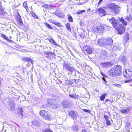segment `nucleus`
I'll return each mask as SVG.
<instances>
[{
    "instance_id": "nucleus-45",
    "label": "nucleus",
    "mask_w": 132,
    "mask_h": 132,
    "mask_svg": "<svg viewBox=\"0 0 132 132\" xmlns=\"http://www.w3.org/2000/svg\"><path fill=\"white\" fill-rule=\"evenodd\" d=\"M106 124L108 125H110L111 124V123L110 122L109 120H106Z\"/></svg>"
},
{
    "instance_id": "nucleus-61",
    "label": "nucleus",
    "mask_w": 132,
    "mask_h": 132,
    "mask_svg": "<svg viewBox=\"0 0 132 132\" xmlns=\"http://www.w3.org/2000/svg\"><path fill=\"white\" fill-rule=\"evenodd\" d=\"M120 1H125L126 0H120Z\"/></svg>"
},
{
    "instance_id": "nucleus-51",
    "label": "nucleus",
    "mask_w": 132,
    "mask_h": 132,
    "mask_svg": "<svg viewBox=\"0 0 132 132\" xmlns=\"http://www.w3.org/2000/svg\"><path fill=\"white\" fill-rule=\"evenodd\" d=\"M101 75L103 76L104 77H107V76H106L105 75H104L103 73L102 72H101Z\"/></svg>"
},
{
    "instance_id": "nucleus-25",
    "label": "nucleus",
    "mask_w": 132,
    "mask_h": 132,
    "mask_svg": "<svg viewBox=\"0 0 132 132\" xmlns=\"http://www.w3.org/2000/svg\"><path fill=\"white\" fill-rule=\"evenodd\" d=\"M70 23H67L65 24V27L67 30L69 31H71V29L70 27Z\"/></svg>"
},
{
    "instance_id": "nucleus-63",
    "label": "nucleus",
    "mask_w": 132,
    "mask_h": 132,
    "mask_svg": "<svg viewBox=\"0 0 132 132\" xmlns=\"http://www.w3.org/2000/svg\"><path fill=\"white\" fill-rule=\"evenodd\" d=\"M12 38V37H10V38Z\"/></svg>"
},
{
    "instance_id": "nucleus-40",
    "label": "nucleus",
    "mask_w": 132,
    "mask_h": 132,
    "mask_svg": "<svg viewBox=\"0 0 132 132\" xmlns=\"http://www.w3.org/2000/svg\"><path fill=\"white\" fill-rule=\"evenodd\" d=\"M19 25L20 26H22L23 25V23L22 21V20L20 21H19L18 22Z\"/></svg>"
},
{
    "instance_id": "nucleus-52",
    "label": "nucleus",
    "mask_w": 132,
    "mask_h": 132,
    "mask_svg": "<svg viewBox=\"0 0 132 132\" xmlns=\"http://www.w3.org/2000/svg\"><path fill=\"white\" fill-rule=\"evenodd\" d=\"M129 128V127H127L126 126H125V129L126 130H128Z\"/></svg>"
},
{
    "instance_id": "nucleus-19",
    "label": "nucleus",
    "mask_w": 132,
    "mask_h": 132,
    "mask_svg": "<svg viewBox=\"0 0 132 132\" xmlns=\"http://www.w3.org/2000/svg\"><path fill=\"white\" fill-rule=\"evenodd\" d=\"M102 65L103 67L108 68L111 66V63L109 62L102 63Z\"/></svg>"
},
{
    "instance_id": "nucleus-48",
    "label": "nucleus",
    "mask_w": 132,
    "mask_h": 132,
    "mask_svg": "<svg viewBox=\"0 0 132 132\" xmlns=\"http://www.w3.org/2000/svg\"><path fill=\"white\" fill-rule=\"evenodd\" d=\"M130 123L129 122H127L126 125L125 126L129 127V126L130 125Z\"/></svg>"
},
{
    "instance_id": "nucleus-49",
    "label": "nucleus",
    "mask_w": 132,
    "mask_h": 132,
    "mask_svg": "<svg viewBox=\"0 0 132 132\" xmlns=\"http://www.w3.org/2000/svg\"><path fill=\"white\" fill-rule=\"evenodd\" d=\"M104 117L105 119L106 120H108V119L109 118V117L105 115L104 116Z\"/></svg>"
},
{
    "instance_id": "nucleus-29",
    "label": "nucleus",
    "mask_w": 132,
    "mask_h": 132,
    "mask_svg": "<svg viewBox=\"0 0 132 132\" xmlns=\"http://www.w3.org/2000/svg\"><path fill=\"white\" fill-rule=\"evenodd\" d=\"M107 96V94L105 93L102 95L100 97V100L101 101H104L105 97Z\"/></svg>"
},
{
    "instance_id": "nucleus-38",
    "label": "nucleus",
    "mask_w": 132,
    "mask_h": 132,
    "mask_svg": "<svg viewBox=\"0 0 132 132\" xmlns=\"http://www.w3.org/2000/svg\"><path fill=\"white\" fill-rule=\"evenodd\" d=\"M85 12L84 10H79L78 11V12H76V13L78 14H80L83 13H84Z\"/></svg>"
},
{
    "instance_id": "nucleus-5",
    "label": "nucleus",
    "mask_w": 132,
    "mask_h": 132,
    "mask_svg": "<svg viewBox=\"0 0 132 132\" xmlns=\"http://www.w3.org/2000/svg\"><path fill=\"white\" fill-rule=\"evenodd\" d=\"M47 103L51 106L54 109L57 108L58 106L55 104L56 100L51 98H48L47 100Z\"/></svg>"
},
{
    "instance_id": "nucleus-26",
    "label": "nucleus",
    "mask_w": 132,
    "mask_h": 132,
    "mask_svg": "<svg viewBox=\"0 0 132 132\" xmlns=\"http://www.w3.org/2000/svg\"><path fill=\"white\" fill-rule=\"evenodd\" d=\"M69 102L67 100H65L62 103L63 104L64 107H67L68 106V104Z\"/></svg>"
},
{
    "instance_id": "nucleus-10",
    "label": "nucleus",
    "mask_w": 132,
    "mask_h": 132,
    "mask_svg": "<svg viewBox=\"0 0 132 132\" xmlns=\"http://www.w3.org/2000/svg\"><path fill=\"white\" fill-rule=\"evenodd\" d=\"M114 67L119 75L121 74L122 68L119 65H116Z\"/></svg>"
},
{
    "instance_id": "nucleus-37",
    "label": "nucleus",
    "mask_w": 132,
    "mask_h": 132,
    "mask_svg": "<svg viewBox=\"0 0 132 132\" xmlns=\"http://www.w3.org/2000/svg\"><path fill=\"white\" fill-rule=\"evenodd\" d=\"M45 25L48 28H50L51 29H53V28L52 27H51V26L48 23H46V24H45Z\"/></svg>"
},
{
    "instance_id": "nucleus-3",
    "label": "nucleus",
    "mask_w": 132,
    "mask_h": 132,
    "mask_svg": "<svg viewBox=\"0 0 132 132\" xmlns=\"http://www.w3.org/2000/svg\"><path fill=\"white\" fill-rule=\"evenodd\" d=\"M104 27L103 25L100 24L93 28L92 31L95 33L102 32L104 30Z\"/></svg>"
},
{
    "instance_id": "nucleus-1",
    "label": "nucleus",
    "mask_w": 132,
    "mask_h": 132,
    "mask_svg": "<svg viewBox=\"0 0 132 132\" xmlns=\"http://www.w3.org/2000/svg\"><path fill=\"white\" fill-rule=\"evenodd\" d=\"M109 21L112 23L113 27L118 30V34L121 35L124 32L125 29L124 27L121 24L117 22L114 18L112 17L111 19H109Z\"/></svg>"
},
{
    "instance_id": "nucleus-21",
    "label": "nucleus",
    "mask_w": 132,
    "mask_h": 132,
    "mask_svg": "<svg viewBox=\"0 0 132 132\" xmlns=\"http://www.w3.org/2000/svg\"><path fill=\"white\" fill-rule=\"evenodd\" d=\"M119 60L122 61L123 63L125 64L127 61V60L125 57L123 56H120L119 57Z\"/></svg>"
},
{
    "instance_id": "nucleus-41",
    "label": "nucleus",
    "mask_w": 132,
    "mask_h": 132,
    "mask_svg": "<svg viewBox=\"0 0 132 132\" xmlns=\"http://www.w3.org/2000/svg\"><path fill=\"white\" fill-rule=\"evenodd\" d=\"M22 19H21V16L19 14L17 16V20L18 22L19 21H20Z\"/></svg>"
},
{
    "instance_id": "nucleus-2",
    "label": "nucleus",
    "mask_w": 132,
    "mask_h": 132,
    "mask_svg": "<svg viewBox=\"0 0 132 132\" xmlns=\"http://www.w3.org/2000/svg\"><path fill=\"white\" fill-rule=\"evenodd\" d=\"M108 7L113 11L114 14L116 15L118 14L120 12V7L114 4L111 3L109 4L108 5Z\"/></svg>"
},
{
    "instance_id": "nucleus-62",
    "label": "nucleus",
    "mask_w": 132,
    "mask_h": 132,
    "mask_svg": "<svg viewBox=\"0 0 132 132\" xmlns=\"http://www.w3.org/2000/svg\"><path fill=\"white\" fill-rule=\"evenodd\" d=\"M113 101L112 100V101H111V103L112 102H113Z\"/></svg>"
},
{
    "instance_id": "nucleus-22",
    "label": "nucleus",
    "mask_w": 132,
    "mask_h": 132,
    "mask_svg": "<svg viewBox=\"0 0 132 132\" xmlns=\"http://www.w3.org/2000/svg\"><path fill=\"white\" fill-rule=\"evenodd\" d=\"M23 60L24 61L29 62L33 64L32 60L29 57H24L23 58Z\"/></svg>"
},
{
    "instance_id": "nucleus-54",
    "label": "nucleus",
    "mask_w": 132,
    "mask_h": 132,
    "mask_svg": "<svg viewBox=\"0 0 132 132\" xmlns=\"http://www.w3.org/2000/svg\"><path fill=\"white\" fill-rule=\"evenodd\" d=\"M51 40H52V41L54 43H55V41L52 38H51L49 40V41Z\"/></svg>"
},
{
    "instance_id": "nucleus-35",
    "label": "nucleus",
    "mask_w": 132,
    "mask_h": 132,
    "mask_svg": "<svg viewBox=\"0 0 132 132\" xmlns=\"http://www.w3.org/2000/svg\"><path fill=\"white\" fill-rule=\"evenodd\" d=\"M108 38L106 39L104 38V45H108Z\"/></svg>"
},
{
    "instance_id": "nucleus-31",
    "label": "nucleus",
    "mask_w": 132,
    "mask_h": 132,
    "mask_svg": "<svg viewBox=\"0 0 132 132\" xmlns=\"http://www.w3.org/2000/svg\"><path fill=\"white\" fill-rule=\"evenodd\" d=\"M69 71V72H68V75L70 76L72 74H73V76H76V71H75V69H74V70L73 71Z\"/></svg>"
},
{
    "instance_id": "nucleus-57",
    "label": "nucleus",
    "mask_w": 132,
    "mask_h": 132,
    "mask_svg": "<svg viewBox=\"0 0 132 132\" xmlns=\"http://www.w3.org/2000/svg\"><path fill=\"white\" fill-rule=\"evenodd\" d=\"M113 49L114 50H116L117 49V47L116 46H114Z\"/></svg>"
},
{
    "instance_id": "nucleus-8",
    "label": "nucleus",
    "mask_w": 132,
    "mask_h": 132,
    "mask_svg": "<svg viewBox=\"0 0 132 132\" xmlns=\"http://www.w3.org/2000/svg\"><path fill=\"white\" fill-rule=\"evenodd\" d=\"M118 19L120 22H121L122 23L123 25L126 26L127 24V20L128 21H130V16H127L125 18V20L123 19L122 18H118Z\"/></svg>"
},
{
    "instance_id": "nucleus-47",
    "label": "nucleus",
    "mask_w": 132,
    "mask_h": 132,
    "mask_svg": "<svg viewBox=\"0 0 132 132\" xmlns=\"http://www.w3.org/2000/svg\"><path fill=\"white\" fill-rule=\"evenodd\" d=\"M102 53H103V55H104V56H105L106 55H107V53L105 51H103Z\"/></svg>"
},
{
    "instance_id": "nucleus-59",
    "label": "nucleus",
    "mask_w": 132,
    "mask_h": 132,
    "mask_svg": "<svg viewBox=\"0 0 132 132\" xmlns=\"http://www.w3.org/2000/svg\"><path fill=\"white\" fill-rule=\"evenodd\" d=\"M103 80H104V81L105 82H106V79H105V78H104L103 79Z\"/></svg>"
},
{
    "instance_id": "nucleus-9",
    "label": "nucleus",
    "mask_w": 132,
    "mask_h": 132,
    "mask_svg": "<svg viewBox=\"0 0 132 132\" xmlns=\"http://www.w3.org/2000/svg\"><path fill=\"white\" fill-rule=\"evenodd\" d=\"M7 105L10 110L13 111L15 109V105L14 102L11 100L8 102Z\"/></svg>"
},
{
    "instance_id": "nucleus-27",
    "label": "nucleus",
    "mask_w": 132,
    "mask_h": 132,
    "mask_svg": "<svg viewBox=\"0 0 132 132\" xmlns=\"http://www.w3.org/2000/svg\"><path fill=\"white\" fill-rule=\"evenodd\" d=\"M108 45H110L111 46L112 45L113 40L112 38H108Z\"/></svg>"
},
{
    "instance_id": "nucleus-16",
    "label": "nucleus",
    "mask_w": 132,
    "mask_h": 132,
    "mask_svg": "<svg viewBox=\"0 0 132 132\" xmlns=\"http://www.w3.org/2000/svg\"><path fill=\"white\" fill-rule=\"evenodd\" d=\"M45 57L48 59H50L51 58L54 57L55 54L51 52L46 53L45 54Z\"/></svg>"
},
{
    "instance_id": "nucleus-39",
    "label": "nucleus",
    "mask_w": 132,
    "mask_h": 132,
    "mask_svg": "<svg viewBox=\"0 0 132 132\" xmlns=\"http://www.w3.org/2000/svg\"><path fill=\"white\" fill-rule=\"evenodd\" d=\"M68 20L69 21L71 22H73V19L71 16H68Z\"/></svg>"
},
{
    "instance_id": "nucleus-33",
    "label": "nucleus",
    "mask_w": 132,
    "mask_h": 132,
    "mask_svg": "<svg viewBox=\"0 0 132 132\" xmlns=\"http://www.w3.org/2000/svg\"><path fill=\"white\" fill-rule=\"evenodd\" d=\"M69 96L70 97L74 98H77L79 97V96L78 95H75L74 94H73V95L69 94Z\"/></svg>"
},
{
    "instance_id": "nucleus-50",
    "label": "nucleus",
    "mask_w": 132,
    "mask_h": 132,
    "mask_svg": "<svg viewBox=\"0 0 132 132\" xmlns=\"http://www.w3.org/2000/svg\"><path fill=\"white\" fill-rule=\"evenodd\" d=\"M77 80L76 79H73V80L71 81L73 83H76V81Z\"/></svg>"
},
{
    "instance_id": "nucleus-11",
    "label": "nucleus",
    "mask_w": 132,
    "mask_h": 132,
    "mask_svg": "<svg viewBox=\"0 0 132 132\" xmlns=\"http://www.w3.org/2000/svg\"><path fill=\"white\" fill-rule=\"evenodd\" d=\"M97 12L101 16H105L106 14V11L102 8H99Z\"/></svg>"
},
{
    "instance_id": "nucleus-58",
    "label": "nucleus",
    "mask_w": 132,
    "mask_h": 132,
    "mask_svg": "<svg viewBox=\"0 0 132 132\" xmlns=\"http://www.w3.org/2000/svg\"><path fill=\"white\" fill-rule=\"evenodd\" d=\"M109 101L110 100L109 99H107L105 100V102H106L108 101Z\"/></svg>"
},
{
    "instance_id": "nucleus-7",
    "label": "nucleus",
    "mask_w": 132,
    "mask_h": 132,
    "mask_svg": "<svg viewBox=\"0 0 132 132\" xmlns=\"http://www.w3.org/2000/svg\"><path fill=\"white\" fill-rule=\"evenodd\" d=\"M124 76L126 78H129L132 76V71L130 69H127L123 72Z\"/></svg>"
},
{
    "instance_id": "nucleus-18",
    "label": "nucleus",
    "mask_w": 132,
    "mask_h": 132,
    "mask_svg": "<svg viewBox=\"0 0 132 132\" xmlns=\"http://www.w3.org/2000/svg\"><path fill=\"white\" fill-rule=\"evenodd\" d=\"M17 113L20 115L19 116L20 117H22L23 116V111L22 110V108L21 107H19L17 108Z\"/></svg>"
},
{
    "instance_id": "nucleus-13",
    "label": "nucleus",
    "mask_w": 132,
    "mask_h": 132,
    "mask_svg": "<svg viewBox=\"0 0 132 132\" xmlns=\"http://www.w3.org/2000/svg\"><path fill=\"white\" fill-rule=\"evenodd\" d=\"M69 114L71 116L73 119H76L77 117V113L73 111L69 110Z\"/></svg>"
},
{
    "instance_id": "nucleus-24",
    "label": "nucleus",
    "mask_w": 132,
    "mask_h": 132,
    "mask_svg": "<svg viewBox=\"0 0 132 132\" xmlns=\"http://www.w3.org/2000/svg\"><path fill=\"white\" fill-rule=\"evenodd\" d=\"M5 13L4 9L3 8L2 5H0V15H3Z\"/></svg>"
},
{
    "instance_id": "nucleus-20",
    "label": "nucleus",
    "mask_w": 132,
    "mask_h": 132,
    "mask_svg": "<svg viewBox=\"0 0 132 132\" xmlns=\"http://www.w3.org/2000/svg\"><path fill=\"white\" fill-rule=\"evenodd\" d=\"M104 38H101L98 39L97 41L98 44L100 46L104 45Z\"/></svg>"
},
{
    "instance_id": "nucleus-60",
    "label": "nucleus",
    "mask_w": 132,
    "mask_h": 132,
    "mask_svg": "<svg viewBox=\"0 0 132 132\" xmlns=\"http://www.w3.org/2000/svg\"><path fill=\"white\" fill-rule=\"evenodd\" d=\"M126 38L127 39H129V37L128 36H127Z\"/></svg>"
},
{
    "instance_id": "nucleus-56",
    "label": "nucleus",
    "mask_w": 132,
    "mask_h": 132,
    "mask_svg": "<svg viewBox=\"0 0 132 132\" xmlns=\"http://www.w3.org/2000/svg\"><path fill=\"white\" fill-rule=\"evenodd\" d=\"M82 132H87V131L85 129H83L82 130Z\"/></svg>"
},
{
    "instance_id": "nucleus-15",
    "label": "nucleus",
    "mask_w": 132,
    "mask_h": 132,
    "mask_svg": "<svg viewBox=\"0 0 132 132\" xmlns=\"http://www.w3.org/2000/svg\"><path fill=\"white\" fill-rule=\"evenodd\" d=\"M31 123L32 125L34 126L38 127L40 126V123L38 121L34 120L31 121Z\"/></svg>"
},
{
    "instance_id": "nucleus-14",
    "label": "nucleus",
    "mask_w": 132,
    "mask_h": 132,
    "mask_svg": "<svg viewBox=\"0 0 132 132\" xmlns=\"http://www.w3.org/2000/svg\"><path fill=\"white\" fill-rule=\"evenodd\" d=\"M43 118L47 120H51V115L50 113L47 111L46 114L43 117Z\"/></svg>"
},
{
    "instance_id": "nucleus-43",
    "label": "nucleus",
    "mask_w": 132,
    "mask_h": 132,
    "mask_svg": "<svg viewBox=\"0 0 132 132\" xmlns=\"http://www.w3.org/2000/svg\"><path fill=\"white\" fill-rule=\"evenodd\" d=\"M114 86L116 87L119 88H121V85L120 84H116L114 85Z\"/></svg>"
},
{
    "instance_id": "nucleus-30",
    "label": "nucleus",
    "mask_w": 132,
    "mask_h": 132,
    "mask_svg": "<svg viewBox=\"0 0 132 132\" xmlns=\"http://www.w3.org/2000/svg\"><path fill=\"white\" fill-rule=\"evenodd\" d=\"M47 111L46 110H42L40 111L39 113L41 116L43 117L44 115L46 114Z\"/></svg>"
},
{
    "instance_id": "nucleus-6",
    "label": "nucleus",
    "mask_w": 132,
    "mask_h": 132,
    "mask_svg": "<svg viewBox=\"0 0 132 132\" xmlns=\"http://www.w3.org/2000/svg\"><path fill=\"white\" fill-rule=\"evenodd\" d=\"M108 74L112 76H119L114 67L108 71Z\"/></svg>"
},
{
    "instance_id": "nucleus-55",
    "label": "nucleus",
    "mask_w": 132,
    "mask_h": 132,
    "mask_svg": "<svg viewBox=\"0 0 132 132\" xmlns=\"http://www.w3.org/2000/svg\"><path fill=\"white\" fill-rule=\"evenodd\" d=\"M76 80H77V81L76 82V84H77L79 82V79H76Z\"/></svg>"
},
{
    "instance_id": "nucleus-36",
    "label": "nucleus",
    "mask_w": 132,
    "mask_h": 132,
    "mask_svg": "<svg viewBox=\"0 0 132 132\" xmlns=\"http://www.w3.org/2000/svg\"><path fill=\"white\" fill-rule=\"evenodd\" d=\"M53 23L55 25L59 27H60L62 26V25L60 23L57 22H54Z\"/></svg>"
},
{
    "instance_id": "nucleus-23",
    "label": "nucleus",
    "mask_w": 132,
    "mask_h": 132,
    "mask_svg": "<svg viewBox=\"0 0 132 132\" xmlns=\"http://www.w3.org/2000/svg\"><path fill=\"white\" fill-rule=\"evenodd\" d=\"M1 36L4 39H5L6 40L11 42H12L13 41L12 40H10L8 39L7 37L5 35L3 34H1Z\"/></svg>"
},
{
    "instance_id": "nucleus-64",
    "label": "nucleus",
    "mask_w": 132,
    "mask_h": 132,
    "mask_svg": "<svg viewBox=\"0 0 132 132\" xmlns=\"http://www.w3.org/2000/svg\"><path fill=\"white\" fill-rule=\"evenodd\" d=\"M131 69H132V67H131Z\"/></svg>"
},
{
    "instance_id": "nucleus-53",
    "label": "nucleus",
    "mask_w": 132,
    "mask_h": 132,
    "mask_svg": "<svg viewBox=\"0 0 132 132\" xmlns=\"http://www.w3.org/2000/svg\"><path fill=\"white\" fill-rule=\"evenodd\" d=\"M103 0H100L98 3V5L100 4Z\"/></svg>"
},
{
    "instance_id": "nucleus-17",
    "label": "nucleus",
    "mask_w": 132,
    "mask_h": 132,
    "mask_svg": "<svg viewBox=\"0 0 132 132\" xmlns=\"http://www.w3.org/2000/svg\"><path fill=\"white\" fill-rule=\"evenodd\" d=\"M130 108L129 107H127L125 109H122L120 110V112L126 114L130 111Z\"/></svg>"
},
{
    "instance_id": "nucleus-42",
    "label": "nucleus",
    "mask_w": 132,
    "mask_h": 132,
    "mask_svg": "<svg viewBox=\"0 0 132 132\" xmlns=\"http://www.w3.org/2000/svg\"><path fill=\"white\" fill-rule=\"evenodd\" d=\"M32 15L34 18H35L36 19H38V18L37 16L34 13H32L31 14Z\"/></svg>"
},
{
    "instance_id": "nucleus-44",
    "label": "nucleus",
    "mask_w": 132,
    "mask_h": 132,
    "mask_svg": "<svg viewBox=\"0 0 132 132\" xmlns=\"http://www.w3.org/2000/svg\"><path fill=\"white\" fill-rule=\"evenodd\" d=\"M131 81H132V79L128 80H125L124 82V83H129V82H131Z\"/></svg>"
},
{
    "instance_id": "nucleus-34",
    "label": "nucleus",
    "mask_w": 132,
    "mask_h": 132,
    "mask_svg": "<svg viewBox=\"0 0 132 132\" xmlns=\"http://www.w3.org/2000/svg\"><path fill=\"white\" fill-rule=\"evenodd\" d=\"M43 132H53L50 129L46 128L43 131Z\"/></svg>"
},
{
    "instance_id": "nucleus-46",
    "label": "nucleus",
    "mask_w": 132,
    "mask_h": 132,
    "mask_svg": "<svg viewBox=\"0 0 132 132\" xmlns=\"http://www.w3.org/2000/svg\"><path fill=\"white\" fill-rule=\"evenodd\" d=\"M83 111L86 112H87L88 113H90V111L87 109H83Z\"/></svg>"
},
{
    "instance_id": "nucleus-32",
    "label": "nucleus",
    "mask_w": 132,
    "mask_h": 132,
    "mask_svg": "<svg viewBox=\"0 0 132 132\" xmlns=\"http://www.w3.org/2000/svg\"><path fill=\"white\" fill-rule=\"evenodd\" d=\"M23 6L26 9L27 11L28 10V8L27 4V3L26 2H24L23 3Z\"/></svg>"
},
{
    "instance_id": "nucleus-4",
    "label": "nucleus",
    "mask_w": 132,
    "mask_h": 132,
    "mask_svg": "<svg viewBox=\"0 0 132 132\" xmlns=\"http://www.w3.org/2000/svg\"><path fill=\"white\" fill-rule=\"evenodd\" d=\"M63 66L64 69L68 71H72L74 70V69L72 66L69 64L65 62H64V63L63 64Z\"/></svg>"
},
{
    "instance_id": "nucleus-28",
    "label": "nucleus",
    "mask_w": 132,
    "mask_h": 132,
    "mask_svg": "<svg viewBox=\"0 0 132 132\" xmlns=\"http://www.w3.org/2000/svg\"><path fill=\"white\" fill-rule=\"evenodd\" d=\"M72 129L73 130L77 131L78 130V127L76 124L74 125L72 127Z\"/></svg>"
},
{
    "instance_id": "nucleus-12",
    "label": "nucleus",
    "mask_w": 132,
    "mask_h": 132,
    "mask_svg": "<svg viewBox=\"0 0 132 132\" xmlns=\"http://www.w3.org/2000/svg\"><path fill=\"white\" fill-rule=\"evenodd\" d=\"M84 50L86 51L87 53L90 54L92 53L93 50L92 48L88 46H84L83 47Z\"/></svg>"
}]
</instances>
